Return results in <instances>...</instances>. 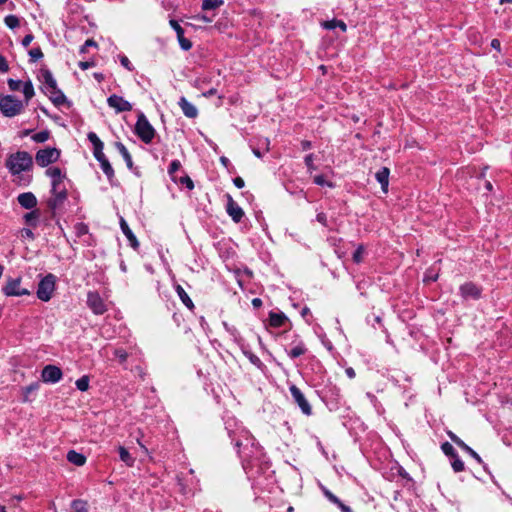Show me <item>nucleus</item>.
<instances>
[{
	"label": "nucleus",
	"instance_id": "nucleus-1",
	"mask_svg": "<svg viewBox=\"0 0 512 512\" xmlns=\"http://www.w3.org/2000/svg\"><path fill=\"white\" fill-rule=\"evenodd\" d=\"M5 166L13 176H17L14 181L19 185H28L31 177H25L21 173L30 171L33 167V158L26 151H17L10 154L5 162Z\"/></svg>",
	"mask_w": 512,
	"mask_h": 512
},
{
	"label": "nucleus",
	"instance_id": "nucleus-2",
	"mask_svg": "<svg viewBox=\"0 0 512 512\" xmlns=\"http://www.w3.org/2000/svg\"><path fill=\"white\" fill-rule=\"evenodd\" d=\"M25 103L12 95H6L0 98V111L6 117L19 115L25 107Z\"/></svg>",
	"mask_w": 512,
	"mask_h": 512
},
{
	"label": "nucleus",
	"instance_id": "nucleus-3",
	"mask_svg": "<svg viewBox=\"0 0 512 512\" xmlns=\"http://www.w3.org/2000/svg\"><path fill=\"white\" fill-rule=\"evenodd\" d=\"M135 133L146 144L151 143L155 136V129L143 113L138 115Z\"/></svg>",
	"mask_w": 512,
	"mask_h": 512
},
{
	"label": "nucleus",
	"instance_id": "nucleus-4",
	"mask_svg": "<svg viewBox=\"0 0 512 512\" xmlns=\"http://www.w3.org/2000/svg\"><path fill=\"white\" fill-rule=\"evenodd\" d=\"M56 276L49 273L38 284L37 297L44 302L49 301L55 291Z\"/></svg>",
	"mask_w": 512,
	"mask_h": 512
},
{
	"label": "nucleus",
	"instance_id": "nucleus-5",
	"mask_svg": "<svg viewBox=\"0 0 512 512\" xmlns=\"http://www.w3.org/2000/svg\"><path fill=\"white\" fill-rule=\"evenodd\" d=\"M59 158L60 150L57 148L40 149L35 155L36 163L40 167H47L48 165L58 161Z\"/></svg>",
	"mask_w": 512,
	"mask_h": 512
},
{
	"label": "nucleus",
	"instance_id": "nucleus-6",
	"mask_svg": "<svg viewBox=\"0 0 512 512\" xmlns=\"http://www.w3.org/2000/svg\"><path fill=\"white\" fill-rule=\"evenodd\" d=\"M21 281V277L9 278L2 287L4 295L8 297L30 295L31 292L28 289L21 287Z\"/></svg>",
	"mask_w": 512,
	"mask_h": 512
},
{
	"label": "nucleus",
	"instance_id": "nucleus-7",
	"mask_svg": "<svg viewBox=\"0 0 512 512\" xmlns=\"http://www.w3.org/2000/svg\"><path fill=\"white\" fill-rule=\"evenodd\" d=\"M289 390L293 401L299 406L302 413L306 416H310L312 414V407L302 391L296 385H291Z\"/></svg>",
	"mask_w": 512,
	"mask_h": 512
},
{
	"label": "nucleus",
	"instance_id": "nucleus-8",
	"mask_svg": "<svg viewBox=\"0 0 512 512\" xmlns=\"http://www.w3.org/2000/svg\"><path fill=\"white\" fill-rule=\"evenodd\" d=\"M87 305L96 315H102L107 311L106 304L97 292H88Z\"/></svg>",
	"mask_w": 512,
	"mask_h": 512
},
{
	"label": "nucleus",
	"instance_id": "nucleus-9",
	"mask_svg": "<svg viewBox=\"0 0 512 512\" xmlns=\"http://www.w3.org/2000/svg\"><path fill=\"white\" fill-rule=\"evenodd\" d=\"M109 107L113 108L116 113L128 112L132 110V104L125 100L123 97L112 94L107 99Z\"/></svg>",
	"mask_w": 512,
	"mask_h": 512
},
{
	"label": "nucleus",
	"instance_id": "nucleus-10",
	"mask_svg": "<svg viewBox=\"0 0 512 512\" xmlns=\"http://www.w3.org/2000/svg\"><path fill=\"white\" fill-rule=\"evenodd\" d=\"M447 435L453 443H455L459 448H461L463 451H465L467 454H469L473 459H475L477 461V463L483 465V467L485 468V464H484L482 458L476 451H474L470 446H468L464 441H462L452 431H448Z\"/></svg>",
	"mask_w": 512,
	"mask_h": 512
},
{
	"label": "nucleus",
	"instance_id": "nucleus-11",
	"mask_svg": "<svg viewBox=\"0 0 512 512\" xmlns=\"http://www.w3.org/2000/svg\"><path fill=\"white\" fill-rule=\"evenodd\" d=\"M62 371L55 365H46L42 372L41 378L46 383H57L62 379Z\"/></svg>",
	"mask_w": 512,
	"mask_h": 512
},
{
	"label": "nucleus",
	"instance_id": "nucleus-12",
	"mask_svg": "<svg viewBox=\"0 0 512 512\" xmlns=\"http://www.w3.org/2000/svg\"><path fill=\"white\" fill-rule=\"evenodd\" d=\"M482 289L472 282L465 283L460 286V293L464 299H479Z\"/></svg>",
	"mask_w": 512,
	"mask_h": 512
},
{
	"label": "nucleus",
	"instance_id": "nucleus-13",
	"mask_svg": "<svg viewBox=\"0 0 512 512\" xmlns=\"http://www.w3.org/2000/svg\"><path fill=\"white\" fill-rule=\"evenodd\" d=\"M227 207L226 211L228 215L232 218V220L236 223H239L244 216L243 209L233 200L230 195H227Z\"/></svg>",
	"mask_w": 512,
	"mask_h": 512
},
{
	"label": "nucleus",
	"instance_id": "nucleus-14",
	"mask_svg": "<svg viewBox=\"0 0 512 512\" xmlns=\"http://www.w3.org/2000/svg\"><path fill=\"white\" fill-rule=\"evenodd\" d=\"M169 23H170V26L174 29V31L177 34V38H178L181 48L185 51H188L189 49H191L192 43L190 40H188L187 38L184 37V29L180 26V24L174 19L170 20Z\"/></svg>",
	"mask_w": 512,
	"mask_h": 512
},
{
	"label": "nucleus",
	"instance_id": "nucleus-15",
	"mask_svg": "<svg viewBox=\"0 0 512 512\" xmlns=\"http://www.w3.org/2000/svg\"><path fill=\"white\" fill-rule=\"evenodd\" d=\"M67 199V190L66 188L61 189V192L57 194H52V196L48 199L47 205L48 207L55 212L59 209Z\"/></svg>",
	"mask_w": 512,
	"mask_h": 512
},
{
	"label": "nucleus",
	"instance_id": "nucleus-16",
	"mask_svg": "<svg viewBox=\"0 0 512 512\" xmlns=\"http://www.w3.org/2000/svg\"><path fill=\"white\" fill-rule=\"evenodd\" d=\"M18 203L21 207L31 210L37 205V198L32 192L21 193L17 197Z\"/></svg>",
	"mask_w": 512,
	"mask_h": 512
},
{
	"label": "nucleus",
	"instance_id": "nucleus-17",
	"mask_svg": "<svg viewBox=\"0 0 512 512\" xmlns=\"http://www.w3.org/2000/svg\"><path fill=\"white\" fill-rule=\"evenodd\" d=\"M41 80L45 87V92L48 93L51 90H55L57 87V82L48 69H42L41 70Z\"/></svg>",
	"mask_w": 512,
	"mask_h": 512
},
{
	"label": "nucleus",
	"instance_id": "nucleus-18",
	"mask_svg": "<svg viewBox=\"0 0 512 512\" xmlns=\"http://www.w3.org/2000/svg\"><path fill=\"white\" fill-rule=\"evenodd\" d=\"M120 227L131 247L137 249L139 247V242L123 217H120Z\"/></svg>",
	"mask_w": 512,
	"mask_h": 512
},
{
	"label": "nucleus",
	"instance_id": "nucleus-19",
	"mask_svg": "<svg viewBox=\"0 0 512 512\" xmlns=\"http://www.w3.org/2000/svg\"><path fill=\"white\" fill-rule=\"evenodd\" d=\"M183 114L188 118H196L198 115L197 108L190 103L185 97H181L178 102Z\"/></svg>",
	"mask_w": 512,
	"mask_h": 512
},
{
	"label": "nucleus",
	"instance_id": "nucleus-20",
	"mask_svg": "<svg viewBox=\"0 0 512 512\" xmlns=\"http://www.w3.org/2000/svg\"><path fill=\"white\" fill-rule=\"evenodd\" d=\"M389 174H390V171L387 167H382L375 174V178L380 183L381 188L384 192L388 191Z\"/></svg>",
	"mask_w": 512,
	"mask_h": 512
},
{
	"label": "nucleus",
	"instance_id": "nucleus-21",
	"mask_svg": "<svg viewBox=\"0 0 512 512\" xmlns=\"http://www.w3.org/2000/svg\"><path fill=\"white\" fill-rule=\"evenodd\" d=\"M287 321H288L287 316L282 312H280V313L271 312L269 314V324L272 327H275V328L282 327V326H284V324Z\"/></svg>",
	"mask_w": 512,
	"mask_h": 512
},
{
	"label": "nucleus",
	"instance_id": "nucleus-22",
	"mask_svg": "<svg viewBox=\"0 0 512 512\" xmlns=\"http://www.w3.org/2000/svg\"><path fill=\"white\" fill-rule=\"evenodd\" d=\"M66 458L70 463L76 466H83L86 463L85 455L75 450H69Z\"/></svg>",
	"mask_w": 512,
	"mask_h": 512
},
{
	"label": "nucleus",
	"instance_id": "nucleus-23",
	"mask_svg": "<svg viewBox=\"0 0 512 512\" xmlns=\"http://www.w3.org/2000/svg\"><path fill=\"white\" fill-rule=\"evenodd\" d=\"M47 94L49 95L50 100L56 106H60L67 101L65 95L62 93L61 90L58 89V87H56L55 90L49 91Z\"/></svg>",
	"mask_w": 512,
	"mask_h": 512
},
{
	"label": "nucleus",
	"instance_id": "nucleus-24",
	"mask_svg": "<svg viewBox=\"0 0 512 512\" xmlns=\"http://www.w3.org/2000/svg\"><path fill=\"white\" fill-rule=\"evenodd\" d=\"M115 147L119 151V153L122 155L123 159L125 160V162L127 164V167L131 169L133 166V161H132V157H131L129 151L127 150V148L125 147V145L121 142H116Z\"/></svg>",
	"mask_w": 512,
	"mask_h": 512
},
{
	"label": "nucleus",
	"instance_id": "nucleus-25",
	"mask_svg": "<svg viewBox=\"0 0 512 512\" xmlns=\"http://www.w3.org/2000/svg\"><path fill=\"white\" fill-rule=\"evenodd\" d=\"M40 218V211L34 209L24 215V221L27 225L36 227Z\"/></svg>",
	"mask_w": 512,
	"mask_h": 512
},
{
	"label": "nucleus",
	"instance_id": "nucleus-26",
	"mask_svg": "<svg viewBox=\"0 0 512 512\" xmlns=\"http://www.w3.org/2000/svg\"><path fill=\"white\" fill-rule=\"evenodd\" d=\"M176 292H177L179 298L181 299L182 303L187 308L192 310L194 308V304H193L192 300L190 299V297L188 296V294L185 292L184 288L181 285H177Z\"/></svg>",
	"mask_w": 512,
	"mask_h": 512
},
{
	"label": "nucleus",
	"instance_id": "nucleus-27",
	"mask_svg": "<svg viewBox=\"0 0 512 512\" xmlns=\"http://www.w3.org/2000/svg\"><path fill=\"white\" fill-rule=\"evenodd\" d=\"M46 175L49 176L53 182H63V174L60 168L51 167L46 170Z\"/></svg>",
	"mask_w": 512,
	"mask_h": 512
},
{
	"label": "nucleus",
	"instance_id": "nucleus-28",
	"mask_svg": "<svg viewBox=\"0 0 512 512\" xmlns=\"http://www.w3.org/2000/svg\"><path fill=\"white\" fill-rule=\"evenodd\" d=\"M119 457L127 466L131 467L134 464L135 459L131 456L129 451L123 446L119 447Z\"/></svg>",
	"mask_w": 512,
	"mask_h": 512
},
{
	"label": "nucleus",
	"instance_id": "nucleus-29",
	"mask_svg": "<svg viewBox=\"0 0 512 512\" xmlns=\"http://www.w3.org/2000/svg\"><path fill=\"white\" fill-rule=\"evenodd\" d=\"M98 162L100 163L101 169L104 172V174L111 181L114 178V170H113L110 162L108 161V159L104 158Z\"/></svg>",
	"mask_w": 512,
	"mask_h": 512
},
{
	"label": "nucleus",
	"instance_id": "nucleus-30",
	"mask_svg": "<svg viewBox=\"0 0 512 512\" xmlns=\"http://www.w3.org/2000/svg\"><path fill=\"white\" fill-rule=\"evenodd\" d=\"M40 388V384L39 382H33L31 383L30 385L24 387L22 390H23V401L24 402H29L31 401L30 398H29V395L36 392L38 389Z\"/></svg>",
	"mask_w": 512,
	"mask_h": 512
},
{
	"label": "nucleus",
	"instance_id": "nucleus-31",
	"mask_svg": "<svg viewBox=\"0 0 512 512\" xmlns=\"http://www.w3.org/2000/svg\"><path fill=\"white\" fill-rule=\"evenodd\" d=\"M250 361L251 364L256 366L260 371H266L265 363L257 356V354H244Z\"/></svg>",
	"mask_w": 512,
	"mask_h": 512
},
{
	"label": "nucleus",
	"instance_id": "nucleus-32",
	"mask_svg": "<svg viewBox=\"0 0 512 512\" xmlns=\"http://www.w3.org/2000/svg\"><path fill=\"white\" fill-rule=\"evenodd\" d=\"M450 463L454 472H462L465 469L464 462L460 459L459 455H455L450 459Z\"/></svg>",
	"mask_w": 512,
	"mask_h": 512
},
{
	"label": "nucleus",
	"instance_id": "nucleus-33",
	"mask_svg": "<svg viewBox=\"0 0 512 512\" xmlns=\"http://www.w3.org/2000/svg\"><path fill=\"white\" fill-rule=\"evenodd\" d=\"M22 91L26 99L25 104L27 105L29 100L34 96V88L31 81H27L22 84Z\"/></svg>",
	"mask_w": 512,
	"mask_h": 512
},
{
	"label": "nucleus",
	"instance_id": "nucleus-34",
	"mask_svg": "<svg viewBox=\"0 0 512 512\" xmlns=\"http://www.w3.org/2000/svg\"><path fill=\"white\" fill-rule=\"evenodd\" d=\"M71 507L74 510V512H88L87 502L81 499L73 500L71 503Z\"/></svg>",
	"mask_w": 512,
	"mask_h": 512
},
{
	"label": "nucleus",
	"instance_id": "nucleus-35",
	"mask_svg": "<svg viewBox=\"0 0 512 512\" xmlns=\"http://www.w3.org/2000/svg\"><path fill=\"white\" fill-rule=\"evenodd\" d=\"M89 382H90L89 376L83 375L82 377H80L79 379L76 380L75 385L78 390H80L81 392H85L89 389Z\"/></svg>",
	"mask_w": 512,
	"mask_h": 512
},
{
	"label": "nucleus",
	"instance_id": "nucleus-36",
	"mask_svg": "<svg viewBox=\"0 0 512 512\" xmlns=\"http://www.w3.org/2000/svg\"><path fill=\"white\" fill-rule=\"evenodd\" d=\"M323 27L328 30L339 27L342 31H346V24L341 20L326 21L324 22Z\"/></svg>",
	"mask_w": 512,
	"mask_h": 512
},
{
	"label": "nucleus",
	"instance_id": "nucleus-37",
	"mask_svg": "<svg viewBox=\"0 0 512 512\" xmlns=\"http://www.w3.org/2000/svg\"><path fill=\"white\" fill-rule=\"evenodd\" d=\"M223 4V0H203L202 9L211 10L220 7Z\"/></svg>",
	"mask_w": 512,
	"mask_h": 512
},
{
	"label": "nucleus",
	"instance_id": "nucleus-38",
	"mask_svg": "<svg viewBox=\"0 0 512 512\" xmlns=\"http://www.w3.org/2000/svg\"><path fill=\"white\" fill-rule=\"evenodd\" d=\"M441 450L450 459L458 454L454 447L449 442L442 443Z\"/></svg>",
	"mask_w": 512,
	"mask_h": 512
},
{
	"label": "nucleus",
	"instance_id": "nucleus-39",
	"mask_svg": "<svg viewBox=\"0 0 512 512\" xmlns=\"http://www.w3.org/2000/svg\"><path fill=\"white\" fill-rule=\"evenodd\" d=\"M5 24L10 28L14 29L19 26L20 21L19 18L15 15H8L4 18Z\"/></svg>",
	"mask_w": 512,
	"mask_h": 512
},
{
	"label": "nucleus",
	"instance_id": "nucleus-40",
	"mask_svg": "<svg viewBox=\"0 0 512 512\" xmlns=\"http://www.w3.org/2000/svg\"><path fill=\"white\" fill-rule=\"evenodd\" d=\"M50 133L47 130L40 131L32 136L36 143H43L49 139Z\"/></svg>",
	"mask_w": 512,
	"mask_h": 512
},
{
	"label": "nucleus",
	"instance_id": "nucleus-41",
	"mask_svg": "<svg viewBox=\"0 0 512 512\" xmlns=\"http://www.w3.org/2000/svg\"><path fill=\"white\" fill-rule=\"evenodd\" d=\"M29 56L32 62H36L43 57V53L39 47H36L29 51Z\"/></svg>",
	"mask_w": 512,
	"mask_h": 512
},
{
	"label": "nucleus",
	"instance_id": "nucleus-42",
	"mask_svg": "<svg viewBox=\"0 0 512 512\" xmlns=\"http://www.w3.org/2000/svg\"><path fill=\"white\" fill-rule=\"evenodd\" d=\"M314 183L320 186H328L330 188L334 187V184L330 181H327L323 175H316L314 177Z\"/></svg>",
	"mask_w": 512,
	"mask_h": 512
},
{
	"label": "nucleus",
	"instance_id": "nucleus-43",
	"mask_svg": "<svg viewBox=\"0 0 512 512\" xmlns=\"http://www.w3.org/2000/svg\"><path fill=\"white\" fill-rule=\"evenodd\" d=\"M181 163L179 160H173L168 168L169 175L174 179V174L180 169Z\"/></svg>",
	"mask_w": 512,
	"mask_h": 512
},
{
	"label": "nucleus",
	"instance_id": "nucleus-44",
	"mask_svg": "<svg viewBox=\"0 0 512 512\" xmlns=\"http://www.w3.org/2000/svg\"><path fill=\"white\" fill-rule=\"evenodd\" d=\"M364 247L360 245L355 252L353 253V261L355 263H360L363 260Z\"/></svg>",
	"mask_w": 512,
	"mask_h": 512
},
{
	"label": "nucleus",
	"instance_id": "nucleus-45",
	"mask_svg": "<svg viewBox=\"0 0 512 512\" xmlns=\"http://www.w3.org/2000/svg\"><path fill=\"white\" fill-rule=\"evenodd\" d=\"M22 81L20 80H14V79H9L8 80V86H9V89L11 91H18L22 88Z\"/></svg>",
	"mask_w": 512,
	"mask_h": 512
},
{
	"label": "nucleus",
	"instance_id": "nucleus-46",
	"mask_svg": "<svg viewBox=\"0 0 512 512\" xmlns=\"http://www.w3.org/2000/svg\"><path fill=\"white\" fill-rule=\"evenodd\" d=\"M88 140L92 143L93 147L104 145L103 142L99 139V137L94 132H90L88 134Z\"/></svg>",
	"mask_w": 512,
	"mask_h": 512
},
{
	"label": "nucleus",
	"instance_id": "nucleus-47",
	"mask_svg": "<svg viewBox=\"0 0 512 512\" xmlns=\"http://www.w3.org/2000/svg\"><path fill=\"white\" fill-rule=\"evenodd\" d=\"M94 148V157L96 158L97 161H100L104 158H106L105 154L103 153V148H104V145H100V146H97V147H93Z\"/></svg>",
	"mask_w": 512,
	"mask_h": 512
},
{
	"label": "nucleus",
	"instance_id": "nucleus-48",
	"mask_svg": "<svg viewBox=\"0 0 512 512\" xmlns=\"http://www.w3.org/2000/svg\"><path fill=\"white\" fill-rule=\"evenodd\" d=\"M180 183L185 185L189 190H192L194 188V183L192 179L187 175L180 178Z\"/></svg>",
	"mask_w": 512,
	"mask_h": 512
},
{
	"label": "nucleus",
	"instance_id": "nucleus-49",
	"mask_svg": "<svg viewBox=\"0 0 512 512\" xmlns=\"http://www.w3.org/2000/svg\"><path fill=\"white\" fill-rule=\"evenodd\" d=\"M96 46H97V44H96V42L94 40L87 39L85 41L84 45L81 46L80 53H86L87 48H89V47H96Z\"/></svg>",
	"mask_w": 512,
	"mask_h": 512
},
{
	"label": "nucleus",
	"instance_id": "nucleus-50",
	"mask_svg": "<svg viewBox=\"0 0 512 512\" xmlns=\"http://www.w3.org/2000/svg\"><path fill=\"white\" fill-rule=\"evenodd\" d=\"M304 162L308 168L309 171H312L315 169V166L313 164V154H308L305 156Z\"/></svg>",
	"mask_w": 512,
	"mask_h": 512
},
{
	"label": "nucleus",
	"instance_id": "nucleus-51",
	"mask_svg": "<svg viewBox=\"0 0 512 512\" xmlns=\"http://www.w3.org/2000/svg\"><path fill=\"white\" fill-rule=\"evenodd\" d=\"M63 188H65V186L63 185V182H53L51 193L57 194L58 192H61V189H63Z\"/></svg>",
	"mask_w": 512,
	"mask_h": 512
},
{
	"label": "nucleus",
	"instance_id": "nucleus-52",
	"mask_svg": "<svg viewBox=\"0 0 512 512\" xmlns=\"http://www.w3.org/2000/svg\"><path fill=\"white\" fill-rule=\"evenodd\" d=\"M9 70V65L3 55L0 54V71L7 72Z\"/></svg>",
	"mask_w": 512,
	"mask_h": 512
},
{
	"label": "nucleus",
	"instance_id": "nucleus-53",
	"mask_svg": "<svg viewBox=\"0 0 512 512\" xmlns=\"http://www.w3.org/2000/svg\"><path fill=\"white\" fill-rule=\"evenodd\" d=\"M316 220L324 226H327V216L325 213L320 212L316 216Z\"/></svg>",
	"mask_w": 512,
	"mask_h": 512
},
{
	"label": "nucleus",
	"instance_id": "nucleus-54",
	"mask_svg": "<svg viewBox=\"0 0 512 512\" xmlns=\"http://www.w3.org/2000/svg\"><path fill=\"white\" fill-rule=\"evenodd\" d=\"M21 235L22 237H26V238H30V239H34V233L32 232L31 229L29 228H23L21 230Z\"/></svg>",
	"mask_w": 512,
	"mask_h": 512
},
{
	"label": "nucleus",
	"instance_id": "nucleus-55",
	"mask_svg": "<svg viewBox=\"0 0 512 512\" xmlns=\"http://www.w3.org/2000/svg\"><path fill=\"white\" fill-rule=\"evenodd\" d=\"M94 66V62H90V61H81L79 62V67L82 69V70H87L91 67Z\"/></svg>",
	"mask_w": 512,
	"mask_h": 512
},
{
	"label": "nucleus",
	"instance_id": "nucleus-56",
	"mask_svg": "<svg viewBox=\"0 0 512 512\" xmlns=\"http://www.w3.org/2000/svg\"><path fill=\"white\" fill-rule=\"evenodd\" d=\"M233 183L239 189L243 188L244 185H245V182H244V180L241 177L234 178L233 179Z\"/></svg>",
	"mask_w": 512,
	"mask_h": 512
},
{
	"label": "nucleus",
	"instance_id": "nucleus-57",
	"mask_svg": "<svg viewBox=\"0 0 512 512\" xmlns=\"http://www.w3.org/2000/svg\"><path fill=\"white\" fill-rule=\"evenodd\" d=\"M33 38H34V37H33V35H32V34H28V35H26V36L23 38V40H22V45H23L24 47H28V46L30 45V43L32 42Z\"/></svg>",
	"mask_w": 512,
	"mask_h": 512
},
{
	"label": "nucleus",
	"instance_id": "nucleus-58",
	"mask_svg": "<svg viewBox=\"0 0 512 512\" xmlns=\"http://www.w3.org/2000/svg\"><path fill=\"white\" fill-rule=\"evenodd\" d=\"M120 61L125 68H127L128 70H132L131 63L126 56H122Z\"/></svg>",
	"mask_w": 512,
	"mask_h": 512
},
{
	"label": "nucleus",
	"instance_id": "nucleus-59",
	"mask_svg": "<svg viewBox=\"0 0 512 512\" xmlns=\"http://www.w3.org/2000/svg\"><path fill=\"white\" fill-rule=\"evenodd\" d=\"M342 512H352V509L345 505L341 500L336 504Z\"/></svg>",
	"mask_w": 512,
	"mask_h": 512
},
{
	"label": "nucleus",
	"instance_id": "nucleus-60",
	"mask_svg": "<svg viewBox=\"0 0 512 512\" xmlns=\"http://www.w3.org/2000/svg\"><path fill=\"white\" fill-rule=\"evenodd\" d=\"M78 235L87 233V227L84 224H78L77 226Z\"/></svg>",
	"mask_w": 512,
	"mask_h": 512
},
{
	"label": "nucleus",
	"instance_id": "nucleus-61",
	"mask_svg": "<svg viewBox=\"0 0 512 512\" xmlns=\"http://www.w3.org/2000/svg\"><path fill=\"white\" fill-rule=\"evenodd\" d=\"M491 46H492V48H494L495 50L500 51L501 44H500V41H499L498 39H493V40L491 41Z\"/></svg>",
	"mask_w": 512,
	"mask_h": 512
},
{
	"label": "nucleus",
	"instance_id": "nucleus-62",
	"mask_svg": "<svg viewBox=\"0 0 512 512\" xmlns=\"http://www.w3.org/2000/svg\"><path fill=\"white\" fill-rule=\"evenodd\" d=\"M327 499L334 504H337L340 501V499L336 495H334L332 492H331V494L328 495Z\"/></svg>",
	"mask_w": 512,
	"mask_h": 512
},
{
	"label": "nucleus",
	"instance_id": "nucleus-63",
	"mask_svg": "<svg viewBox=\"0 0 512 512\" xmlns=\"http://www.w3.org/2000/svg\"><path fill=\"white\" fill-rule=\"evenodd\" d=\"M345 372L350 379H353L355 377V371L353 368L349 367L345 370Z\"/></svg>",
	"mask_w": 512,
	"mask_h": 512
},
{
	"label": "nucleus",
	"instance_id": "nucleus-64",
	"mask_svg": "<svg viewBox=\"0 0 512 512\" xmlns=\"http://www.w3.org/2000/svg\"><path fill=\"white\" fill-rule=\"evenodd\" d=\"M252 305H253V307H255V308H259V307H261V306H262V300H261L260 298H254V299L252 300Z\"/></svg>",
	"mask_w": 512,
	"mask_h": 512
}]
</instances>
